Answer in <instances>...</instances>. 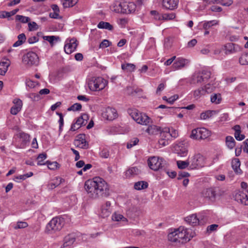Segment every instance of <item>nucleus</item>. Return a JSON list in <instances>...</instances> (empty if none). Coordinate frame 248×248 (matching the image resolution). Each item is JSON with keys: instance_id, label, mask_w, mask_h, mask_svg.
I'll return each mask as SVG.
<instances>
[{"instance_id": "27", "label": "nucleus", "mask_w": 248, "mask_h": 248, "mask_svg": "<svg viewBox=\"0 0 248 248\" xmlns=\"http://www.w3.org/2000/svg\"><path fill=\"white\" fill-rule=\"evenodd\" d=\"M185 220L189 224L192 226H196L199 223V219L196 214H192L185 218Z\"/></svg>"}, {"instance_id": "1", "label": "nucleus", "mask_w": 248, "mask_h": 248, "mask_svg": "<svg viewBox=\"0 0 248 248\" xmlns=\"http://www.w3.org/2000/svg\"><path fill=\"white\" fill-rule=\"evenodd\" d=\"M84 188L88 196L93 199L108 197L109 194L108 183L100 177H95L87 180L84 184Z\"/></svg>"}, {"instance_id": "31", "label": "nucleus", "mask_w": 248, "mask_h": 248, "mask_svg": "<svg viewBox=\"0 0 248 248\" xmlns=\"http://www.w3.org/2000/svg\"><path fill=\"white\" fill-rule=\"evenodd\" d=\"M97 28L101 29H106L108 31H112L113 29V26L109 23L104 21H100L97 24Z\"/></svg>"}, {"instance_id": "45", "label": "nucleus", "mask_w": 248, "mask_h": 248, "mask_svg": "<svg viewBox=\"0 0 248 248\" xmlns=\"http://www.w3.org/2000/svg\"><path fill=\"white\" fill-rule=\"evenodd\" d=\"M205 94V91L203 88L202 87L194 91L193 96L195 99H198Z\"/></svg>"}, {"instance_id": "64", "label": "nucleus", "mask_w": 248, "mask_h": 248, "mask_svg": "<svg viewBox=\"0 0 248 248\" xmlns=\"http://www.w3.org/2000/svg\"><path fill=\"white\" fill-rule=\"evenodd\" d=\"M166 86V82L164 81L162 83H160L156 89V93L157 94L161 92H162L165 88Z\"/></svg>"}, {"instance_id": "39", "label": "nucleus", "mask_w": 248, "mask_h": 248, "mask_svg": "<svg viewBox=\"0 0 248 248\" xmlns=\"http://www.w3.org/2000/svg\"><path fill=\"white\" fill-rule=\"evenodd\" d=\"M218 21L216 20H213L211 21H205L203 23V28L204 30H207L213 26L217 25Z\"/></svg>"}, {"instance_id": "11", "label": "nucleus", "mask_w": 248, "mask_h": 248, "mask_svg": "<svg viewBox=\"0 0 248 248\" xmlns=\"http://www.w3.org/2000/svg\"><path fill=\"white\" fill-rule=\"evenodd\" d=\"M173 148L174 153L180 156H186L188 154V144L186 142H180L174 145Z\"/></svg>"}, {"instance_id": "35", "label": "nucleus", "mask_w": 248, "mask_h": 248, "mask_svg": "<svg viewBox=\"0 0 248 248\" xmlns=\"http://www.w3.org/2000/svg\"><path fill=\"white\" fill-rule=\"evenodd\" d=\"M140 172V170L135 167L129 168L126 171V175L127 177H131L138 175Z\"/></svg>"}, {"instance_id": "12", "label": "nucleus", "mask_w": 248, "mask_h": 248, "mask_svg": "<svg viewBox=\"0 0 248 248\" xmlns=\"http://www.w3.org/2000/svg\"><path fill=\"white\" fill-rule=\"evenodd\" d=\"M78 46L77 40L76 38L67 39L64 46V50L66 54H70L75 51Z\"/></svg>"}, {"instance_id": "60", "label": "nucleus", "mask_w": 248, "mask_h": 248, "mask_svg": "<svg viewBox=\"0 0 248 248\" xmlns=\"http://www.w3.org/2000/svg\"><path fill=\"white\" fill-rule=\"evenodd\" d=\"M111 42L108 40L104 39L99 45V48H105L111 45Z\"/></svg>"}, {"instance_id": "44", "label": "nucleus", "mask_w": 248, "mask_h": 248, "mask_svg": "<svg viewBox=\"0 0 248 248\" xmlns=\"http://www.w3.org/2000/svg\"><path fill=\"white\" fill-rule=\"evenodd\" d=\"M148 184L146 182L140 181L136 182L134 185V188L137 190H141L148 187Z\"/></svg>"}, {"instance_id": "36", "label": "nucleus", "mask_w": 248, "mask_h": 248, "mask_svg": "<svg viewBox=\"0 0 248 248\" xmlns=\"http://www.w3.org/2000/svg\"><path fill=\"white\" fill-rule=\"evenodd\" d=\"M216 114H217V112L215 110H208L202 113L200 115V118L202 120H206Z\"/></svg>"}, {"instance_id": "58", "label": "nucleus", "mask_w": 248, "mask_h": 248, "mask_svg": "<svg viewBox=\"0 0 248 248\" xmlns=\"http://www.w3.org/2000/svg\"><path fill=\"white\" fill-rule=\"evenodd\" d=\"M46 156L47 155L46 154H40L37 157V165L39 166L44 165V164L42 163V161L46 158Z\"/></svg>"}, {"instance_id": "38", "label": "nucleus", "mask_w": 248, "mask_h": 248, "mask_svg": "<svg viewBox=\"0 0 248 248\" xmlns=\"http://www.w3.org/2000/svg\"><path fill=\"white\" fill-rule=\"evenodd\" d=\"M226 144L230 149H232L235 145V141L232 136H227L226 138Z\"/></svg>"}, {"instance_id": "3", "label": "nucleus", "mask_w": 248, "mask_h": 248, "mask_svg": "<svg viewBox=\"0 0 248 248\" xmlns=\"http://www.w3.org/2000/svg\"><path fill=\"white\" fill-rule=\"evenodd\" d=\"M188 158L190 170L199 169L203 167L205 165V158L201 154H195L191 156H189Z\"/></svg>"}, {"instance_id": "28", "label": "nucleus", "mask_w": 248, "mask_h": 248, "mask_svg": "<svg viewBox=\"0 0 248 248\" xmlns=\"http://www.w3.org/2000/svg\"><path fill=\"white\" fill-rule=\"evenodd\" d=\"M233 129L235 131L234 137L237 140H242L245 139V135L241 134V127L239 125H235L234 126Z\"/></svg>"}, {"instance_id": "4", "label": "nucleus", "mask_w": 248, "mask_h": 248, "mask_svg": "<svg viewBox=\"0 0 248 248\" xmlns=\"http://www.w3.org/2000/svg\"><path fill=\"white\" fill-rule=\"evenodd\" d=\"M108 81L101 77H93L88 83V87L92 91H99L104 89Z\"/></svg>"}, {"instance_id": "49", "label": "nucleus", "mask_w": 248, "mask_h": 248, "mask_svg": "<svg viewBox=\"0 0 248 248\" xmlns=\"http://www.w3.org/2000/svg\"><path fill=\"white\" fill-rule=\"evenodd\" d=\"M239 62L242 65H248V53L242 54L239 58Z\"/></svg>"}, {"instance_id": "48", "label": "nucleus", "mask_w": 248, "mask_h": 248, "mask_svg": "<svg viewBox=\"0 0 248 248\" xmlns=\"http://www.w3.org/2000/svg\"><path fill=\"white\" fill-rule=\"evenodd\" d=\"M87 118L88 116L86 114H83L78 117L76 121L78 124V126H80V127L82 125H85L86 124Z\"/></svg>"}, {"instance_id": "29", "label": "nucleus", "mask_w": 248, "mask_h": 248, "mask_svg": "<svg viewBox=\"0 0 248 248\" xmlns=\"http://www.w3.org/2000/svg\"><path fill=\"white\" fill-rule=\"evenodd\" d=\"M240 162L238 158H234L232 160V166L236 174H240L241 170L240 169Z\"/></svg>"}, {"instance_id": "26", "label": "nucleus", "mask_w": 248, "mask_h": 248, "mask_svg": "<svg viewBox=\"0 0 248 248\" xmlns=\"http://www.w3.org/2000/svg\"><path fill=\"white\" fill-rule=\"evenodd\" d=\"M168 239L175 245H179L178 233L176 232V229L168 234Z\"/></svg>"}, {"instance_id": "52", "label": "nucleus", "mask_w": 248, "mask_h": 248, "mask_svg": "<svg viewBox=\"0 0 248 248\" xmlns=\"http://www.w3.org/2000/svg\"><path fill=\"white\" fill-rule=\"evenodd\" d=\"M26 85L27 87L31 89L35 88L39 85L38 82L33 81L31 79H27L26 81Z\"/></svg>"}, {"instance_id": "24", "label": "nucleus", "mask_w": 248, "mask_h": 248, "mask_svg": "<svg viewBox=\"0 0 248 248\" xmlns=\"http://www.w3.org/2000/svg\"><path fill=\"white\" fill-rule=\"evenodd\" d=\"M76 238L73 234H69L66 235L63 240V244L61 248H66L72 246L75 242Z\"/></svg>"}, {"instance_id": "62", "label": "nucleus", "mask_w": 248, "mask_h": 248, "mask_svg": "<svg viewBox=\"0 0 248 248\" xmlns=\"http://www.w3.org/2000/svg\"><path fill=\"white\" fill-rule=\"evenodd\" d=\"M218 3L223 6H229L233 3V1L232 0H218Z\"/></svg>"}, {"instance_id": "6", "label": "nucleus", "mask_w": 248, "mask_h": 248, "mask_svg": "<svg viewBox=\"0 0 248 248\" xmlns=\"http://www.w3.org/2000/svg\"><path fill=\"white\" fill-rule=\"evenodd\" d=\"M148 164L151 169L154 171H157L165 168L166 163L162 158L152 156L148 158Z\"/></svg>"}, {"instance_id": "23", "label": "nucleus", "mask_w": 248, "mask_h": 248, "mask_svg": "<svg viewBox=\"0 0 248 248\" xmlns=\"http://www.w3.org/2000/svg\"><path fill=\"white\" fill-rule=\"evenodd\" d=\"M247 193L246 191H239L234 196L235 201L246 205H248V202L246 199Z\"/></svg>"}, {"instance_id": "15", "label": "nucleus", "mask_w": 248, "mask_h": 248, "mask_svg": "<svg viewBox=\"0 0 248 248\" xmlns=\"http://www.w3.org/2000/svg\"><path fill=\"white\" fill-rule=\"evenodd\" d=\"M202 196L211 202H214L217 195V191L215 188L211 187L202 191Z\"/></svg>"}, {"instance_id": "54", "label": "nucleus", "mask_w": 248, "mask_h": 248, "mask_svg": "<svg viewBox=\"0 0 248 248\" xmlns=\"http://www.w3.org/2000/svg\"><path fill=\"white\" fill-rule=\"evenodd\" d=\"M81 105L79 103H75L67 108L68 111H78L81 109Z\"/></svg>"}, {"instance_id": "16", "label": "nucleus", "mask_w": 248, "mask_h": 248, "mask_svg": "<svg viewBox=\"0 0 248 248\" xmlns=\"http://www.w3.org/2000/svg\"><path fill=\"white\" fill-rule=\"evenodd\" d=\"M179 0H162V7L168 10H174L178 7Z\"/></svg>"}, {"instance_id": "59", "label": "nucleus", "mask_w": 248, "mask_h": 248, "mask_svg": "<svg viewBox=\"0 0 248 248\" xmlns=\"http://www.w3.org/2000/svg\"><path fill=\"white\" fill-rule=\"evenodd\" d=\"M203 88L206 93H211L212 91L214 90L215 87V86L210 84H207Z\"/></svg>"}, {"instance_id": "9", "label": "nucleus", "mask_w": 248, "mask_h": 248, "mask_svg": "<svg viewBox=\"0 0 248 248\" xmlns=\"http://www.w3.org/2000/svg\"><path fill=\"white\" fill-rule=\"evenodd\" d=\"M176 232L178 233L179 245L186 243L188 242L191 236L189 234V230L184 226H180L176 229Z\"/></svg>"}, {"instance_id": "42", "label": "nucleus", "mask_w": 248, "mask_h": 248, "mask_svg": "<svg viewBox=\"0 0 248 248\" xmlns=\"http://www.w3.org/2000/svg\"><path fill=\"white\" fill-rule=\"evenodd\" d=\"M10 63L7 62H0V75H4L8 70Z\"/></svg>"}, {"instance_id": "17", "label": "nucleus", "mask_w": 248, "mask_h": 248, "mask_svg": "<svg viewBox=\"0 0 248 248\" xmlns=\"http://www.w3.org/2000/svg\"><path fill=\"white\" fill-rule=\"evenodd\" d=\"M226 54H231L236 53L241 50V47L238 45L229 43L224 46Z\"/></svg>"}, {"instance_id": "18", "label": "nucleus", "mask_w": 248, "mask_h": 248, "mask_svg": "<svg viewBox=\"0 0 248 248\" xmlns=\"http://www.w3.org/2000/svg\"><path fill=\"white\" fill-rule=\"evenodd\" d=\"M210 75L211 73L210 72L203 71L202 74L194 76L193 78V82L195 83H201L208 79L210 77Z\"/></svg>"}, {"instance_id": "33", "label": "nucleus", "mask_w": 248, "mask_h": 248, "mask_svg": "<svg viewBox=\"0 0 248 248\" xmlns=\"http://www.w3.org/2000/svg\"><path fill=\"white\" fill-rule=\"evenodd\" d=\"M18 40L16 41L13 45V47H17L22 45L26 41V37L24 33H21L17 36Z\"/></svg>"}, {"instance_id": "46", "label": "nucleus", "mask_w": 248, "mask_h": 248, "mask_svg": "<svg viewBox=\"0 0 248 248\" xmlns=\"http://www.w3.org/2000/svg\"><path fill=\"white\" fill-rule=\"evenodd\" d=\"M112 219L115 221H123L127 222V219L124 217L122 215L114 213L112 216Z\"/></svg>"}, {"instance_id": "63", "label": "nucleus", "mask_w": 248, "mask_h": 248, "mask_svg": "<svg viewBox=\"0 0 248 248\" xmlns=\"http://www.w3.org/2000/svg\"><path fill=\"white\" fill-rule=\"evenodd\" d=\"M169 133L170 134V138H176L178 136V131L172 128H169Z\"/></svg>"}, {"instance_id": "43", "label": "nucleus", "mask_w": 248, "mask_h": 248, "mask_svg": "<svg viewBox=\"0 0 248 248\" xmlns=\"http://www.w3.org/2000/svg\"><path fill=\"white\" fill-rule=\"evenodd\" d=\"M160 139H163V140H169L170 139V134L169 133V128L165 127L162 131L160 132Z\"/></svg>"}, {"instance_id": "13", "label": "nucleus", "mask_w": 248, "mask_h": 248, "mask_svg": "<svg viewBox=\"0 0 248 248\" xmlns=\"http://www.w3.org/2000/svg\"><path fill=\"white\" fill-rule=\"evenodd\" d=\"M104 118L112 121L116 119L118 116L117 110L112 108L108 107L102 113Z\"/></svg>"}, {"instance_id": "19", "label": "nucleus", "mask_w": 248, "mask_h": 248, "mask_svg": "<svg viewBox=\"0 0 248 248\" xmlns=\"http://www.w3.org/2000/svg\"><path fill=\"white\" fill-rule=\"evenodd\" d=\"M125 0H114L111 6V10L117 13H123Z\"/></svg>"}, {"instance_id": "51", "label": "nucleus", "mask_w": 248, "mask_h": 248, "mask_svg": "<svg viewBox=\"0 0 248 248\" xmlns=\"http://www.w3.org/2000/svg\"><path fill=\"white\" fill-rule=\"evenodd\" d=\"M158 108H165V112L167 114H172L174 112L175 108L173 107H168L164 105H160L158 107Z\"/></svg>"}, {"instance_id": "21", "label": "nucleus", "mask_w": 248, "mask_h": 248, "mask_svg": "<svg viewBox=\"0 0 248 248\" xmlns=\"http://www.w3.org/2000/svg\"><path fill=\"white\" fill-rule=\"evenodd\" d=\"M13 102L14 105L11 108L10 112L13 115H16L21 109L23 105L22 101L20 99L16 98Z\"/></svg>"}, {"instance_id": "2", "label": "nucleus", "mask_w": 248, "mask_h": 248, "mask_svg": "<svg viewBox=\"0 0 248 248\" xmlns=\"http://www.w3.org/2000/svg\"><path fill=\"white\" fill-rule=\"evenodd\" d=\"M65 223L64 218L62 217H53L46 225L45 232L48 234H53L60 231Z\"/></svg>"}, {"instance_id": "7", "label": "nucleus", "mask_w": 248, "mask_h": 248, "mask_svg": "<svg viewBox=\"0 0 248 248\" xmlns=\"http://www.w3.org/2000/svg\"><path fill=\"white\" fill-rule=\"evenodd\" d=\"M130 115L138 124L147 125L150 122L149 117L145 114H142L137 109H131L129 111Z\"/></svg>"}, {"instance_id": "22", "label": "nucleus", "mask_w": 248, "mask_h": 248, "mask_svg": "<svg viewBox=\"0 0 248 248\" xmlns=\"http://www.w3.org/2000/svg\"><path fill=\"white\" fill-rule=\"evenodd\" d=\"M110 205V202L107 201L101 206L100 215L102 217L105 218L109 216L111 213Z\"/></svg>"}, {"instance_id": "40", "label": "nucleus", "mask_w": 248, "mask_h": 248, "mask_svg": "<svg viewBox=\"0 0 248 248\" xmlns=\"http://www.w3.org/2000/svg\"><path fill=\"white\" fill-rule=\"evenodd\" d=\"M176 15L175 13H166L159 16L158 19H163L165 20H172L175 18Z\"/></svg>"}, {"instance_id": "20", "label": "nucleus", "mask_w": 248, "mask_h": 248, "mask_svg": "<svg viewBox=\"0 0 248 248\" xmlns=\"http://www.w3.org/2000/svg\"><path fill=\"white\" fill-rule=\"evenodd\" d=\"M75 145L82 149H87L88 147V144L85 140V135L80 134L78 136L77 139L74 141Z\"/></svg>"}, {"instance_id": "32", "label": "nucleus", "mask_w": 248, "mask_h": 248, "mask_svg": "<svg viewBox=\"0 0 248 248\" xmlns=\"http://www.w3.org/2000/svg\"><path fill=\"white\" fill-rule=\"evenodd\" d=\"M121 68L123 70L126 72H132L135 71L136 66L132 63H125L122 64Z\"/></svg>"}, {"instance_id": "47", "label": "nucleus", "mask_w": 248, "mask_h": 248, "mask_svg": "<svg viewBox=\"0 0 248 248\" xmlns=\"http://www.w3.org/2000/svg\"><path fill=\"white\" fill-rule=\"evenodd\" d=\"M221 96L220 93H215L211 96V101L215 104H218L221 101Z\"/></svg>"}, {"instance_id": "55", "label": "nucleus", "mask_w": 248, "mask_h": 248, "mask_svg": "<svg viewBox=\"0 0 248 248\" xmlns=\"http://www.w3.org/2000/svg\"><path fill=\"white\" fill-rule=\"evenodd\" d=\"M28 226V224L26 222L23 221H18L17 223V224L14 227V228L16 230L18 229H23L27 227Z\"/></svg>"}, {"instance_id": "14", "label": "nucleus", "mask_w": 248, "mask_h": 248, "mask_svg": "<svg viewBox=\"0 0 248 248\" xmlns=\"http://www.w3.org/2000/svg\"><path fill=\"white\" fill-rule=\"evenodd\" d=\"M189 63V61L188 60L182 57H178L173 63L172 68L173 70L181 69L188 65Z\"/></svg>"}, {"instance_id": "56", "label": "nucleus", "mask_w": 248, "mask_h": 248, "mask_svg": "<svg viewBox=\"0 0 248 248\" xmlns=\"http://www.w3.org/2000/svg\"><path fill=\"white\" fill-rule=\"evenodd\" d=\"M99 155L102 158H108L109 155L108 150L106 148H104L102 149L99 153Z\"/></svg>"}, {"instance_id": "25", "label": "nucleus", "mask_w": 248, "mask_h": 248, "mask_svg": "<svg viewBox=\"0 0 248 248\" xmlns=\"http://www.w3.org/2000/svg\"><path fill=\"white\" fill-rule=\"evenodd\" d=\"M123 14H130L135 12L136 8V4L133 2H127L125 1Z\"/></svg>"}, {"instance_id": "30", "label": "nucleus", "mask_w": 248, "mask_h": 248, "mask_svg": "<svg viewBox=\"0 0 248 248\" xmlns=\"http://www.w3.org/2000/svg\"><path fill=\"white\" fill-rule=\"evenodd\" d=\"M61 2L63 8H67L74 6L78 3V0H61Z\"/></svg>"}, {"instance_id": "41", "label": "nucleus", "mask_w": 248, "mask_h": 248, "mask_svg": "<svg viewBox=\"0 0 248 248\" xmlns=\"http://www.w3.org/2000/svg\"><path fill=\"white\" fill-rule=\"evenodd\" d=\"M177 165L180 169H185L187 167L190 169V163H189V158L186 161L178 160L177 161Z\"/></svg>"}, {"instance_id": "5", "label": "nucleus", "mask_w": 248, "mask_h": 248, "mask_svg": "<svg viewBox=\"0 0 248 248\" xmlns=\"http://www.w3.org/2000/svg\"><path fill=\"white\" fill-rule=\"evenodd\" d=\"M23 63L27 66L37 65L39 59L37 54L32 51H30L25 54L22 58Z\"/></svg>"}, {"instance_id": "10", "label": "nucleus", "mask_w": 248, "mask_h": 248, "mask_svg": "<svg viewBox=\"0 0 248 248\" xmlns=\"http://www.w3.org/2000/svg\"><path fill=\"white\" fill-rule=\"evenodd\" d=\"M30 136L24 132H20L17 135L15 145L19 148H25L29 145Z\"/></svg>"}, {"instance_id": "57", "label": "nucleus", "mask_w": 248, "mask_h": 248, "mask_svg": "<svg viewBox=\"0 0 248 248\" xmlns=\"http://www.w3.org/2000/svg\"><path fill=\"white\" fill-rule=\"evenodd\" d=\"M139 140L138 138H135L132 139L128 142L127 144V148L128 149H130L133 147L134 146L137 144V143L139 142Z\"/></svg>"}, {"instance_id": "37", "label": "nucleus", "mask_w": 248, "mask_h": 248, "mask_svg": "<svg viewBox=\"0 0 248 248\" xmlns=\"http://www.w3.org/2000/svg\"><path fill=\"white\" fill-rule=\"evenodd\" d=\"M53 181V182H51L48 185L49 188L50 189H53L58 186L62 183V182H64V180L60 177H57Z\"/></svg>"}, {"instance_id": "50", "label": "nucleus", "mask_w": 248, "mask_h": 248, "mask_svg": "<svg viewBox=\"0 0 248 248\" xmlns=\"http://www.w3.org/2000/svg\"><path fill=\"white\" fill-rule=\"evenodd\" d=\"M43 39L48 41L50 45L52 46L54 44V41H57L60 39L59 37L56 36H44Z\"/></svg>"}, {"instance_id": "34", "label": "nucleus", "mask_w": 248, "mask_h": 248, "mask_svg": "<svg viewBox=\"0 0 248 248\" xmlns=\"http://www.w3.org/2000/svg\"><path fill=\"white\" fill-rule=\"evenodd\" d=\"M160 131V127L155 125H150L146 130V132L150 135L157 134Z\"/></svg>"}, {"instance_id": "53", "label": "nucleus", "mask_w": 248, "mask_h": 248, "mask_svg": "<svg viewBox=\"0 0 248 248\" xmlns=\"http://www.w3.org/2000/svg\"><path fill=\"white\" fill-rule=\"evenodd\" d=\"M16 19L23 23H27L30 20V18L29 17L21 15H16Z\"/></svg>"}, {"instance_id": "61", "label": "nucleus", "mask_w": 248, "mask_h": 248, "mask_svg": "<svg viewBox=\"0 0 248 248\" xmlns=\"http://www.w3.org/2000/svg\"><path fill=\"white\" fill-rule=\"evenodd\" d=\"M29 30L30 31H36L38 29V26L35 22L28 23Z\"/></svg>"}, {"instance_id": "8", "label": "nucleus", "mask_w": 248, "mask_h": 248, "mask_svg": "<svg viewBox=\"0 0 248 248\" xmlns=\"http://www.w3.org/2000/svg\"><path fill=\"white\" fill-rule=\"evenodd\" d=\"M211 133L204 127L197 128L192 130L190 137L195 140L205 139L210 136Z\"/></svg>"}]
</instances>
